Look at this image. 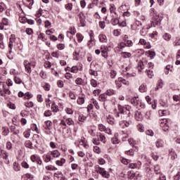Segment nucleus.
Masks as SVG:
<instances>
[{"label": "nucleus", "mask_w": 180, "mask_h": 180, "mask_svg": "<svg viewBox=\"0 0 180 180\" xmlns=\"http://www.w3.org/2000/svg\"><path fill=\"white\" fill-rule=\"evenodd\" d=\"M154 172L155 174H156V175H158V174H160V175H161V169H160V165H155L154 166Z\"/></svg>", "instance_id": "obj_13"}, {"label": "nucleus", "mask_w": 180, "mask_h": 180, "mask_svg": "<svg viewBox=\"0 0 180 180\" xmlns=\"http://www.w3.org/2000/svg\"><path fill=\"white\" fill-rule=\"evenodd\" d=\"M40 158L39 156H35L34 155H32L31 156V160L32 162H37V160Z\"/></svg>", "instance_id": "obj_36"}, {"label": "nucleus", "mask_w": 180, "mask_h": 180, "mask_svg": "<svg viewBox=\"0 0 180 180\" xmlns=\"http://www.w3.org/2000/svg\"><path fill=\"white\" fill-rule=\"evenodd\" d=\"M33 141H35L36 144L39 143V140H40V136L39 134H34L32 137Z\"/></svg>", "instance_id": "obj_24"}, {"label": "nucleus", "mask_w": 180, "mask_h": 180, "mask_svg": "<svg viewBox=\"0 0 180 180\" xmlns=\"http://www.w3.org/2000/svg\"><path fill=\"white\" fill-rule=\"evenodd\" d=\"M11 131L15 136L19 134V133H20V131H19V129H16V127H15L13 125H11Z\"/></svg>", "instance_id": "obj_10"}, {"label": "nucleus", "mask_w": 180, "mask_h": 180, "mask_svg": "<svg viewBox=\"0 0 180 180\" xmlns=\"http://www.w3.org/2000/svg\"><path fill=\"white\" fill-rule=\"evenodd\" d=\"M65 8L67 11H72V4L68 3L65 4Z\"/></svg>", "instance_id": "obj_33"}, {"label": "nucleus", "mask_w": 180, "mask_h": 180, "mask_svg": "<svg viewBox=\"0 0 180 180\" xmlns=\"http://www.w3.org/2000/svg\"><path fill=\"white\" fill-rule=\"evenodd\" d=\"M51 115H52V112H51V110H47L44 112V116L45 117H50V116H51Z\"/></svg>", "instance_id": "obj_28"}, {"label": "nucleus", "mask_w": 180, "mask_h": 180, "mask_svg": "<svg viewBox=\"0 0 180 180\" xmlns=\"http://www.w3.org/2000/svg\"><path fill=\"white\" fill-rule=\"evenodd\" d=\"M21 166L22 167V168H25V169L29 168V164H27V162H22L21 163Z\"/></svg>", "instance_id": "obj_61"}, {"label": "nucleus", "mask_w": 180, "mask_h": 180, "mask_svg": "<svg viewBox=\"0 0 180 180\" xmlns=\"http://www.w3.org/2000/svg\"><path fill=\"white\" fill-rule=\"evenodd\" d=\"M33 4H34V1L33 0H26L25 4L29 8V9H32V6H33Z\"/></svg>", "instance_id": "obj_14"}, {"label": "nucleus", "mask_w": 180, "mask_h": 180, "mask_svg": "<svg viewBox=\"0 0 180 180\" xmlns=\"http://www.w3.org/2000/svg\"><path fill=\"white\" fill-rule=\"evenodd\" d=\"M1 153L4 160H8V157H9V154L4 150H1Z\"/></svg>", "instance_id": "obj_18"}, {"label": "nucleus", "mask_w": 180, "mask_h": 180, "mask_svg": "<svg viewBox=\"0 0 180 180\" xmlns=\"http://www.w3.org/2000/svg\"><path fill=\"white\" fill-rule=\"evenodd\" d=\"M159 103L162 106V108H168V103L162 99L159 101Z\"/></svg>", "instance_id": "obj_23"}, {"label": "nucleus", "mask_w": 180, "mask_h": 180, "mask_svg": "<svg viewBox=\"0 0 180 180\" xmlns=\"http://www.w3.org/2000/svg\"><path fill=\"white\" fill-rule=\"evenodd\" d=\"M69 96H70V99H73V100L77 99V97L75 96V94L72 91L69 92Z\"/></svg>", "instance_id": "obj_49"}, {"label": "nucleus", "mask_w": 180, "mask_h": 180, "mask_svg": "<svg viewBox=\"0 0 180 180\" xmlns=\"http://www.w3.org/2000/svg\"><path fill=\"white\" fill-rule=\"evenodd\" d=\"M44 89L45 91H50V84L49 83H46L44 86Z\"/></svg>", "instance_id": "obj_62"}, {"label": "nucleus", "mask_w": 180, "mask_h": 180, "mask_svg": "<svg viewBox=\"0 0 180 180\" xmlns=\"http://www.w3.org/2000/svg\"><path fill=\"white\" fill-rule=\"evenodd\" d=\"M148 54H149L148 56V57H150L151 59L154 58V57H155V52L153 51H148Z\"/></svg>", "instance_id": "obj_31"}, {"label": "nucleus", "mask_w": 180, "mask_h": 180, "mask_svg": "<svg viewBox=\"0 0 180 180\" xmlns=\"http://www.w3.org/2000/svg\"><path fill=\"white\" fill-rule=\"evenodd\" d=\"M13 169L15 170V171H20V167H19L18 165H17V163L16 162H14L13 163Z\"/></svg>", "instance_id": "obj_53"}, {"label": "nucleus", "mask_w": 180, "mask_h": 180, "mask_svg": "<svg viewBox=\"0 0 180 180\" xmlns=\"http://www.w3.org/2000/svg\"><path fill=\"white\" fill-rule=\"evenodd\" d=\"M77 103L78 105H83V103H85V98H84V97H79Z\"/></svg>", "instance_id": "obj_29"}, {"label": "nucleus", "mask_w": 180, "mask_h": 180, "mask_svg": "<svg viewBox=\"0 0 180 180\" xmlns=\"http://www.w3.org/2000/svg\"><path fill=\"white\" fill-rule=\"evenodd\" d=\"M25 147H27V148H30L31 150H33V143H32V141H26L25 143Z\"/></svg>", "instance_id": "obj_15"}, {"label": "nucleus", "mask_w": 180, "mask_h": 180, "mask_svg": "<svg viewBox=\"0 0 180 180\" xmlns=\"http://www.w3.org/2000/svg\"><path fill=\"white\" fill-rule=\"evenodd\" d=\"M129 168H131V169H134V168H139L137 166V163H130L129 165Z\"/></svg>", "instance_id": "obj_45"}, {"label": "nucleus", "mask_w": 180, "mask_h": 180, "mask_svg": "<svg viewBox=\"0 0 180 180\" xmlns=\"http://www.w3.org/2000/svg\"><path fill=\"white\" fill-rule=\"evenodd\" d=\"M51 155H53L54 158H58V157L61 155V153H60L58 150H56L51 152Z\"/></svg>", "instance_id": "obj_17"}, {"label": "nucleus", "mask_w": 180, "mask_h": 180, "mask_svg": "<svg viewBox=\"0 0 180 180\" xmlns=\"http://www.w3.org/2000/svg\"><path fill=\"white\" fill-rule=\"evenodd\" d=\"M163 39L165 40H166V41H169V40H171V34H168V33H165L163 35Z\"/></svg>", "instance_id": "obj_26"}, {"label": "nucleus", "mask_w": 180, "mask_h": 180, "mask_svg": "<svg viewBox=\"0 0 180 180\" xmlns=\"http://www.w3.org/2000/svg\"><path fill=\"white\" fill-rule=\"evenodd\" d=\"M169 155L171 157V160H176V158H178V155L174 149L169 150Z\"/></svg>", "instance_id": "obj_5"}, {"label": "nucleus", "mask_w": 180, "mask_h": 180, "mask_svg": "<svg viewBox=\"0 0 180 180\" xmlns=\"http://www.w3.org/2000/svg\"><path fill=\"white\" fill-rule=\"evenodd\" d=\"M128 143L129 146H131V147H135L134 151H139V148L137 146H134V144H136V141H134V139L131 138L129 139Z\"/></svg>", "instance_id": "obj_6"}, {"label": "nucleus", "mask_w": 180, "mask_h": 180, "mask_svg": "<svg viewBox=\"0 0 180 180\" xmlns=\"http://www.w3.org/2000/svg\"><path fill=\"white\" fill-rule=\"evenodd\" d=\"M57 85L59 88H63V86H64V82H63V80H58L57 82Z\"/></svg>", "instance_id": "obj_57"}, {"label": "nucleus", "mask_w": 180, "mask_h": 180, "mask_svg": "<svg viewBox=\"0 0 180 180\" xmlns=\"http://www.w3.org/2000/svg\"><path fill=\"white\" fill-rule=\"evenodd\" d=\"M98 129L100 130V131H105V130H106V127H105L103 124H100L98 125Z\"/></svg>", "instance_id": "obj_51"}, {"label": "nucleus", "mask_w": 180, "mask_h": 180, "mask_svg": "<svg viewBox=\"0 0 180 180\" xmlns=\"http://www.w3.org/2000/svg\"><path fill=\"white\" fill-rule=\"evenodd\" d=\"M140 92H147V85L143 84L139 86Z\"/></svg>", "instance_id": "obj_20"}, {"label": "nucleus", "mask_w": 180, "mask_h": 180, "mask_svg": "<svg viewBox=\"0 0 180 180\" xmlns=\"http://www.w3.org/2000/svg\"><path fill=\"white\" fill-rule=\"evenodd\" d=\"M101 56L102 57H104V58H106L108 57V51H106V48L101 51Z\"/></svg>", "instance_id": "obj_34"}, {"label": "nucleus", "mask_w": 180, "mask_h": 180, "mask_svg": "<svg viewBox=\"0 0 180 180\" xmlns=\"http://www.w3.org/2000/svg\"><path fill=\"white\" fill-rule=\"evenodd\" d=\"M105 21H100L99 22V27H101V29H105Z\"/></svg>", "instance_id": "obj_63"}, {"label": "nucleus", "mask_w": 180, "mask_h": 180, "mask_svg": "<svg viewBox=\"0 0 180 180\" xmlns=\"http://www.w3.org/2000/svg\"><path fill=\"white\" fill-rule=\"evenodd\" d=\"M102 176H103L104 178H109V176H110V175L109 174V173H108V172H106V170H104L103 172V173L101 174Z\"/></svg>", "instance_id": "obj_47"}, {"label": "nucleus", "mask_w": 180, "mask_h": 180, "mask_svg": "<svg viewBox=\"0 0 180 180\" xmlns=\"http://www.w3.org/2000/svg\"><path fill=\"white\" fill-rule=\"evenodd\" d=\"M105 94L108 96H112V95H116V91L113 89H108L106 91Z\"/></svg>", "instance_id": "obj_19"}, {"label": "nucleus", "mask_w": 180, "mask_h": 180, "mask_svg": "<svg viewBox=\"0 0 180 180\" xmlns=\"http://www.w3.org/2000/svg\"><path fill=\"white\" fill-rule=\"evenodd\" d=\"M25 32L27 33V34L30 36V34H33V30L32 28H27L25 30Z\"/></svg>", "instance_id": "obj_48"}, {"label": "nucleus", "mask_w": 180, "mask_h": 180, "mask_svg": "<svg viewBox=\"0 0 180 180\" xmlns=\"http://www.w3.org/2000/svg\"><path fill=\"white\" fill-rule=\"evenodd\" d=\"M162 79H160L158 82V86L157 87L155 88V91H158V89H160V88H162Z\"/></svg>", "instance_id": "obj_21"}, {"label": "nucleus", "mask_w": 180, "mask_h": 180, "mask_svg": "<svg viewBox=\"0 0 180 180\" xmlns=\"http://www.w3.org/2000/svg\"><path fill=\"white\" fill-rule=\"evenodd\" d=\"M44 123L46 126L47 130H51V129H53V122L51 120L45 121Z\"/></svg>", "instance_id": "obj_8"}, {"label": "nucleus", "mask_w": 180, "mask_h": 180, "mask_svg": "<svg viewBox=\"0 0 180 180\" xmlns=\"http://www.w3.org/2000/svg\"><path fill=\"white\" fill-rule=\"evenodd\" d=\"M70 72L74 74H77L78 72V68L77 66H73L70 68Z\"/></svg>", "instance_id": "obj_37"}, {"label": "nucleus", "mask_w": 180, "mask_h": 180, "mask_svg": "<svg viewBox=\"0 0 180 180\" xmlns=\"http://www.w3.org/2000/svg\"><path fill=\"white\" fill-rule=\"evenodd\" d=\"M138 129H139V131H141V133H143V131H144V126H143V124H139L138 125Z\"/></svg>", "instance_id": "obj_56"}, {"label": "nucleus", "mask_w": 180, "mask_h": 180, "mask_svg": "<svg viewBox=\"0 0 180 180\" xmlns=\"http://www.w3.org/2000/svg\"><path fill=\"white\" fill-rule=\"evenodd\" d=\"M2 130H3V133H6V136H8V134H9V128L6 127H3Z\"/></svg>", "instance_id": "obj_43"}, {"label": "nucleus", "mask_w": 180, "mask_h": 180, "mask_svg": "<svg viewBox=\"0 0 180 180\" xmlns=\"http://www.w3.org/2000/svg\"><path fill=\"white\" fill-rule=\"evenodd\" d=\"M171 122V120L169 119H162L161 122V127L165 126L166 124H168V123Z\"/></svg>", "instance_id": "obj_22"}, {"label": "nucleus", "mask_w": 180, "mask_h": 180, "mask_svg": "<svg viewBox=\"0 0 180 180\" xmlns=\"http://www.w3.org/2000/svg\"><path fill=\"white\" fill-rule=\"evenodd\" d=\"M136 176H137V173H134V172H128L129 179H136Z\"/></svg>", "instance_id": "obj_11"}, {"label": "nucleus", "mask_w": 180, "mask_h": 180, "mask_svg": "<svg viewBox=\"0 0 180 180\" xmlns=\"http://www.w3.org/2000/svg\"><path fill=\"white\" fill-rule=\"evenodd\" d=\"M45 27L46 29H50V27H51V22H50V20L45 21Z\"/></svg>", "instance_id": "obj_40"}, {"label": "nucleus", "mask_w": 180, "mask_h": 180, "mask_svg": "<svg viewBox=\"0 0 180 180\" xmlns=\"http://www.w3.org/2000/svg\"><path fill=\"white\" fill-rule=\"evenodd\" d=\"M105 139L106 138L105 137V135L100 134V135H99L100 141H101L102 143H105Z\"/></svg>", "instance_id": "obj_54"}, {"label": "nucleus", "mask_w": 180, "mask_h": 180, "mask_svg": "<svg viewBox=\"0 0 180 180\" xmlns=\"http://www.w3.org/2000/svg\"><path fill=\"white\" fill-rule=\"evenodd\" d=\"M180 179V172H179L176 175L174 176V180H179Z\"/></svg>", "instance_id": "obj_64"}, {"label": "nucleus", "mask_w": 180, "mask_h": 180, "mask_svg": "<svg viewBox=\"0 0 180 180\" xmlns=\"http://www.w3.org/2000/svg\"><path fill=\"white\" fill-rule=\"evenodd\" d=\"M161 20H162V17L160 16V15H153L151 21V27H155V26L161 25Z\"/></svg>", "instance_id": "obj_1"}, {"label": "nucleus", "mask_w": 180, "mask_h": 180, "mask_svg": "<svg viewBox=\"0 0 180 180\" xmlns=\"http://www.w3.org/2000/svg\"><path fill=\"white\" fill-rule=\"evenodd\" d=\"M125 109L126 108H123V106H122L121 105H118V110H120V112H121L124 115L123 117H130V116H131V113H130L129 110Z\"/></svg>", "instance_id": "obj_2"}, {"label": "nucleus", "mask_w": 180, "mask_h": 180, "mask_svg": "<svg viewBox=\"0 0 180 180\" xmlns=\"http://www.w3.org/2000/svg\"><path fill=\"white\" fill-rule=\"evenodd\" d=\"M122 123H123V124H124V126L126 127H129V126H130V124H131V121L123 120Z\"/></svg>", "instance_id": "obj_52"}, {"label": "nucleus", "mask_w": 180, "mask_h": 180, "mask_svg": "<svg viewBox=\"0 0 180 180\" xmlns=\"http://www.w3.org/2000/svg\"><path fill=\"white\" fill-rule=\"evenodd\" d=\"M14 81H15V84H22V79H20V78H19L18 77H14Z\"/></svg>", "instance_id": "obj_58"}, {"label": "nucleus", "mask_w": 180, "mask_h": 180, "mask_svg": "<svg viewBox=\"0 0 180 180\" xmlns=\"http://www.w3.org/2000/svg\"><path fill=\"white\" fill-rule=\"evenodd\" d=\"M146 72H147V74H148V77H149V78H153V76L154 75H153V70H146Z\"/></svg>", "instance_id": "obj_50"}, {"label": "nucleus", "mask_w": 180, "mask_h": 180, "mask_svg": "<svg viewBox=\"0 0 180 180\" xmlns=\"http://www.w3.org/2000/svg\"><path fill=\"white\" fill-rule=\"evenodd\" d=\"M25 106H26V108H33V106H34V105L33 104V102L30 101V102L25 103Z\"/></svg>", "instance_id": "obj_39"}, {"label": "nucleus", "mask_w": 180, "mask_h": 180, "mask_svg": "<svg viewBox=\"0 0 180 180\" xmlns=\"http://www.w3.org/2000/svg\"><path fill=\"white\" fill-rule=\"evenodd\" d=\"M91 86L96 87L98 85V82H96V80L92 79L91 80Z\"/></svg>", "instance_id": "obj_55"}, {"label": "nucleus", "mask_w": 180, "mask_h": 180, "mask_svg": "<svg viewBox=\"0 0 180 180\" xmlns=\"http://www.w3.org/2000/svg\"><path fill=\"white\" fill-rule=\"evenodd\" d=\"M56 165H58L59 167H63L64 164H65V159L62 158L60 160H57L56 162Z\"/></svg>", "instance_id": "obj_16"}, {"label": "nucleus", "mask_w": 180, "mask_h": 180, "mask_svg": "<svg viewBox=\"0 0 180 180\" xmlns=\"http://www.w3.org/2000/svg\"><path fill=\"white\" fill-rule=\"evenodd\" d=\"M76 36L77 37V41H79V43H81V41L84 40V36H82V34L77 33Z\"/></svg>", "instance_id": "obj_35"}, {"label": "nucleus", "mask_w": 180, "mask_h": 180, "mask_svg": "<svg viewBox=\"0 0 180 180\" xmlns=\"http://www.w3.org/2000/svg\"><path fill=\"white\" fill-rule=\"evenodd\" d=\"M31 63H29V61L27 60H24V67L25 69V71L27 72H28V74H31L32 73V67H30Z\"/></svg>", "instance_id": "obj_3"}, {"label": "nucleus", "mask_w": 180, "mask_h": 180, "mask_svg": "<svg viewBox=\"0 0 180 180\" xmlns=\"http://www.w3.org/2000/svg\"><path fill=\"white\" fill-rule=\"evenodd\" d=\"M23 136H24V137H25V139H29V137H30V129L24 131Z\"/></svg>", "instance_id": "obj_27"}, {"label": "nucleus", "mask_w": 180, "mask_h": 180, "mask_svg": "<svg viewBox=\"0 0 180 180\" xmlns=\"http://www.w3.org/2000/svg\"><path fill=\"white\" fill-rule=\"evenodd\" d=\"M119 19L117 18H112L111 20V24L113 25V26H116V25H119Z\"/></svg>", "instance_id": "obj_30"}, {"label": "nucleus", "mask_w": 180, "mask_h": 180, "mask_svg": "<svg viewBox=\"0 0 180 180\" xmlns=\"http://www.w3.org/2000/svg\"><path fill=\"white\" fill-rule=\"evenodd\" d=\"M69 30H70V34H75V33H77V30H75V27H70L69 28Z\"/></svg>", "instance_id": "obj_38"}, {"label": "nucleus", "mask_w": 180, "mask_h": 180, "mask_svg": "<svg viewBox=\"0 0 180 180\" xmlns=\"http://www.w3.org/2000/svg\"><path fill=\"white\" fill-rule=\"evenodd\" d=\"M155 145H156V147H158V148H160V147H162V141H161V140H158V141H156Z\"/></svg>", "instance_id": "obj_44"}, {"label": "nucleus", "mask_w": 180, "mask_h": 180, "mask_svg": "<svg viewBox=\"0 0 180 180\" xmlns=\"http://www.w3.org/2000/svg\"><path fill=\"white\" fill-rule=\"evenodd\" d=\"M57 49H58V50H64V49H65V44H57Z\"/></svg>", "instance_id": "obj_42"}, {"label": "nucleus", "mask_w": 180, "mask_h": 180, "mask_svg": "<svg viewBox=\"0 0 180 180\" xmlns=\"http://www.w3.org/2000/svg\"><path fill=\"white\" fill-rule=\"evenodd\" d=\"M137 99H139V97H134L131 99V105H134V106H136L139 109V102L137 101Z\"/></svg>", "instance_id": "obj_7"}, {"label": "nucleus", "mask_w": 180, "mask_h": 180, "mask_svg": "<svg viewBox=\"0 0 180 180\" xmlns=\"http://www.w3.org/2000/svg\"><path fill=\"white\" fill-rule=\"evenodd\" d=\"M44 161L45 162H50V161H51V156L50 155H46Z\"/></svg>", "instance_id": "obj_59"}, {"label": "nucleus", "mask_w": 180, "mask_h": 180, "mask_svg": "<svg viewBox=\"0 0 180 180\" xmlns=\"http://www.w3.org/2000/svg\"><path fill=\"white\" fill-rule=\"evenodd\" d=\"M66 123L67 124H68L69 126H72V124H74V121L72 120V119L71 118H68L66 120Z\"/></svg>", "instance_id": "obj_41"}, {"label": "nucleus", "mask_w": 180, "mask_h": 180, "mask_svg": "<svg viewBox=\"0 0 180 180\" xmlns=\"http://www.w3.org/2000/svg\"><path fill=\"white\" fill-rule=\"evenodd\" d=\"M94 67H95V64L94 63H91L90 64L89 74H90V75H94V77H98V74L95 75V72H97L98 70H96V69H94Z\"/></svg>", "instance_id": "obj_4"}, {"label": "nucleus", "mask_w": 180, "mask_h": 180, "mask_svg": "<svg viewBox=\"0 0 180 180\" xmlns=\"http://www.w3.org/2000/svg\"><path fill=\"white\" fill-rule=\"evenodd\" d=\"M75 84H77V85H83L84 84V79H82V78H77L75 80Z\"/></svg>", "instance_id": "obj_25"}, {"label": "nucleus", "mask_w": 180, "mask_h": 180, "mask_svg": "<svg viewBox=\"0 0 180 180\" xmlns=\"http://www.w3.org/2000/svg\"><path fill=\"white\" fill-rule=\"evenodd\" d=\"M135 119L138 121V122H141V120H143V114H141V112H138L136 115H135Z\"/></svg>", "instance_id": "obj_12"}, {"label": "nucleus", "mask_w": 180, "mask_h": 180, "mask_svg": "<svg viewBox=\"0 0 180 180\" xmlns=\"http://www.w3.org/2000/svg\"><path fill=\"white\" fill-rule=\"evenodd\" d=\"M33 96L32 95V94L27 92L25 93V96L24 97L25 99H30V98H32Z\"/></svg>", "instance_id": "obj_60"}, {"label": "nucleus", "mask_w": 180, "mask_h": 180, "mask_svg": "<svg viewBox=\"0 0 180 180\" xmlns=\"http://www.w3.org/2000/svg\"><path fill=\"white\" fill-rule=\"evenodd\" d=\"M98 39L101 43H106L108 41V39H106V35L104 34H101L98 36Z\"/></svg>", "instance_id": "obj_9"}, {"label": "nucleus", "mask_w": 180, "mask_h": 180, "mask_svg": "<svg viewBox=\"0 0 180 180\" xmlns=\"http://www.w3.org/2000/svg\"><path fill=\"white\" fill-rule=\"evenodd\" d=\"M125 154H127V155H130L131 157H133V155H134V150L133 149L126 150Z\"/></svg>", "instance_id": "obj_32"}, {"label": "nucleus", "mask_w": 180, "mask_h": 180, "mask_svg": "<svg viewBox=\"0 0 180 180\" xmlns=\"http://www.w3.org/2000/svg\"><path fill=\"white\" fill-rule=\"evenodd\" d=\"M8 106L10 109H12L13 110H15L16 109V105L12 103H8Z\"/></svg>", "instance_id": "obj_46"}]
</instances>
